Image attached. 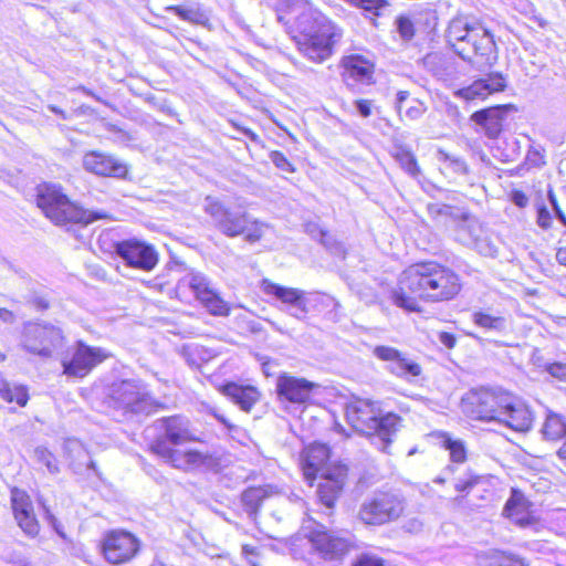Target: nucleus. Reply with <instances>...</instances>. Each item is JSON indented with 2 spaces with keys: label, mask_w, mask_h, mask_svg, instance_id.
<instances>
[{
  "label": "nucleus",
  "mask_w": 566,
  "mask_h": 566,
  "mask_svg": "<svg viewBox=\"0 0 566 566\" xmlns=\"http://www.w3.org/2000/svg\"><path fill=\"white\" fill-rule=\"evenodd\" d=\"M460 291V277L452 269L433 261L420 262L402 272L391 300L398 307L419 312L416 296L429 302H446L453 300Z\"/></svg>",
  "instance_id": "f257e3e1"
},
{
  "label": "nucleus",
  "mask_w": 566,
  "mask_h": 566,
  "mask_svg": "<svg viewBox=\"0 0 566 566\" xmlns=\"http://www.w3.org/2000/svg\"><path fill=\"white\" fill-rule=\"evenodd\" d=\"M280 9L295 20L296 29L304 40L300 51L308 60L321 63L333 53L334 44L342 38V30L307 0H280Z\"/></svg>",
  "instance_id": "f03ea898"
},
{
  "label": "nucleus",
  "mask_w": 566,
  "mask_h": 566,
  "mask_svg": "<svg viewBox=\"0 0 566 566\" xmlns=\"http://www.w3.org/2000/svg\"><path fill=\"white\" fill-rule=\"evenodd\" d=\"M448 45L463 61L483 70L497 61V48L493 34L480 22L459 15L453 18L444 34Z\"/></svg>",
  "instance_id": "7ed1b4c3"
},
{
  "label": "nucleus",
  "mask_w": 566,
  "mask_h": 566,
  "mask_svg": "<svg viewBox=\"0 0 566 566\" xmlns=\"http://www.w3.org/2000/svg\"><path fill=\"white\" fill-rule=\"evenodd\" d=\"M151 429L157 434L150 444V450L174 468L187 471L207 463L209 459L207 454L196 450L181 451L174 448L191 440L188 421L182 417L161 418Z\"/></svg>",
  "instance_id": "20e7f679"
},
{
  "label": "nucleus",
  "mask_w": 566,
  "mask_h": 566,
  "mask_svg": "<svg viewBox=\"0 0 566 566\" xmlns=\"http://www.w3.org/2000/svg\"><path fill=\"white\" fill-rule=\"evenodd\" d=\"M346 419L348 423L361 433L373 436L379 440V449L388 452L392 437L398 432L401 418L394 413H382L378 401L354 398L346 405Z\"/></svg>",
  "instance_id": "39448f33"
},
{
  "label": "nucleus",
  "mask_w": 566,
  "mask_h": 566,
  "mask_svg": "<svg viewBox=\"0 0 566 566\" xmlns=\"http://www.w3.org/2000/svg\"><path fill=\"white\" fill-rule=\"evenodd\" d=\"M36 205L57 226H87L97 220L111 219L104 210H87L76 206L62 192L60 186L51 184L38 187Z\"/></svg>",
  "instance_id": "423d86ee"
},
{
  "label": "nucleus",
  "mask_w": 566,
  "mask_h": 566,
  "mask_svg": "<svg viewBox=\"0 0 566 566\" xmlns=\"http://www.w3.org/2000/svg\"><path fill=\"white\" fill-rule=\"evenodd\" d=\"M205 211L211 217L214 228L229 238L244 234L245 241L258 242L264 234L268 224L253 219L245 211L231 210L220 201L206 198Z\"/></svg>",
  "instance_id": "0eeeda50"
},
{
  "label": "nucleus",
  "mask_w": 566,
  "mask_h": 566,
  "mask_svg": "<svg viewBox=\"0 0 566 566\" xmlns=\"http://www.w3.org/2000/svg\"><path fill=\"white\" fill-rule=\"evenodd\" d=\"M64 335L60 327L50 323L24 322L19 335V346L28 354L43 359L51 358L61 348Z\"/></svg>",
  "instance_id": "6e6552de"
},
{
  "label": "nucleus",
  "mask_w": 566,
  "mask_h": 566,
  "mask_svg": "<svg viewBox=\"0 0 566 566\" xmlns=\"http://www.w3.org/2000/svg\"><path fill=\"white\" fill-rule=\"evenodd\" d=\"M112 406L132 413H149L156 405L148 386L142 379H123L114 381L108 388Z\"/></svg>",
  "instance_id": "1a4fd4ad"
},
{
  "label": "nucleus",
  "mask_w": 566,
  "mask_h": 566,
  "mask_svg": "<svg viewBox=\"0 0 566 566\" xmlns=\"http://www.w3.org/2000/svg\"><path fill=\"white\" fill-rule=\"evenodd\" d=\"M510 392L502 388L480 387L468 391L462 400L461 408L472 419L483 421H497L503 407H507Z\"/></svg>",
  "instance_id": "9d476101"
},
{
  "label": "nucleus",
  "mask_w": 566,
  "mask_h": 566,
  "mask_svg": "<svg viewBox=\"0 0 566 566\" xmlns=\"http://www.w3.org/2000/svg\"><path fill=\"white\" fill-rule=\"evenodd\" d=\"M405 511V499L394 492H375L361 503L358 518L366 525L380 526L398 520Z\"/></svg>",
  "instance_id": "9b49d317"
},
{
  "label": "nucleus",
  "mask_w": 566,
  "mask_h": 566,
  "mask_svg": "<svg viewBox=\"0 0 566 566\" xmlns=\"http://www.w3.org/2000/svg\"><path fill=\"white\" fill-rule=\"evenodd\" d=\"M108 357L106 349L77 340L62 358L63 374L72 378H84Z\"/></svg>",
  "instance_id": "f8f14e48"
},
{
  "label": "nucleus",
  "mask_w": 566,
  "mask_h": 566,
  "mask_svg": "<svg viewBox=\"0 0 566 566\" xmlns=\"http://www.w3.org/2000/svg\"><path fill=\"white\" fill-rule=\"evenodd\" d=\"M124 263L144 272H150L158 263V253L151 244L137 239H127L112 244Z\"/></svg>",
  "instance_id": "ddd939ff"
},
{
  "label": "nucleus",
  "mask_w": 566,
  "mask_h": 566,
  "mask_svg": "<svg viewBox=\"0 0 566 566\" xmlns=\"http://www.w3.org/2000/svg\"><path fill=\"white\" fill-rule=\"evenodd\" d=\"M307 537L314 549L325 560H339L352 547L349 538L327 531L326 526L321 523L316 524L315 528L308 533Z\"/></svg>",
  "instance_id": "4468645a"
},
{
  "label": "nucleus",
  "mask_w": 566,
  "mask_h": 566,
  "mask_svg": "<svg viewBox=\"0 0 566 566\" xmlns=\"http://www.w3.org/2000/svg\"><path fill=\"white\" fill-rule=\"evenodd\" d=\"M261 289L265 295L272 296L285 305L291 316L300 321L305 319L308 313L307 303L310 300L306 297L308 293L300 289L276 284L268 279L262 280Z\"/></svg>",
  "instance_id": "2eb2a0df"
},
{
  "label": "nucleus",
  "mask_w": 566,
  "mask_h": 566,
  "mask_svg": "<svg viewBox=\"0 0 566 566\" xmlns=\"http://www.w3.org/2000/svg\"><path fill=\"white\" fill-rule=\"evenodd\" d=\"M138 539L125 531H112L103 539L102 552L111 564H123L130 560L138 552Z\"/></svg>",
  "instance_id": "dca6fc26"
},
{
  "label": "nucleus",
  "mask_w": 566,
  "mask_h": 566,
  "mask_svg": "<svg viewBox=\"0 0 566 566\" xmlns=\"http://www.w3.org/2000/svg\"><path fill=\"white\" fill-rule=\"evenodd\" d=\"M317 384L306 378L295 377L283 373L277 376L275 391L281 402H290L293 405H304L312 398Z\"/></svg>",
  "instance_id": "f3484780"
},
{
  "label": "nucleus",
  "mask_w": 566,
  "mask_h": 566,
  "mask_svg": "<svg viewBox=\"0 0 566 566\" xmlns=\"http://www.w3.org/2000/svg\"><path fill=\"white\" fill-rule=\"evenodd\" d=\"M373 355L379 360L387 361V370L398 378L410 379L418 377L422 373L421 366L409 359L405 354L391 346L377 345L373 349Z\"/></svg>",
  "instance_id": "a211bd4d"
},
{
  "label": "nucleus",
  "mask_w": 566,
  "mask_h": 566,
  "mask_svg": "<svg viewBox=\"0 0 566 566\" xmlns=\"http://www.w3.org/2000/svg\"><path fill=\"white\" fill-rule=\"evenodd\" d=\"M513 104L496 105L474 112L471 120L479 126L490 139L499 138L509 114L515 112Z\"/></svg>",
  "instance_id": "6ab92c4d"
},
{
  "label": "nucleus",
  "mask_w": 566,
  "mask_h": 566,
  "mask_svg": "<svg viewBox=\"0 0 566 566\" xmlns=\"http://www.w3.org/2000/svg\"><path fill=\"white\" fill-rule=\"evenodd\" d=\"M11 503L14 518L21 530L29 536H35L40 527L33 513L30 496L27 492L14 488L11 491Z\"/></svg>",
  "instance_id": "aec40b11"
},
{
  "label": "nucleus",
  "mask_w": 566,
  "mask_h": 566,
  "mask_svg": "<svg viewBox=\"0 0 566 566\" xmlns=\"http://www.w3.org/2000/svg\"><path fill=\"white\" fill-rule=\"evenodd\" d=\"M83 166L87 171L98 176L124 179L128 174V168L125 164L109 155L98 151L87 153L83 157Z\"/></svg>",
  "instance_id": "412c9836"
},
{
  "label": "nucleus",
  "mask_w": 566,
  "mask_h": 566,
  "mask_svg": "<svg viewBox=\"0 0 566 566\" xmlns=\"http://www.w3.org/2000/svg\"><path fill=\"white\" fill-rule=\"evenodd\" d=\"M506 87V77L500 72L488 74L484 78L474 81L471 85L460 88L455 95L471 101L475 98H484L492 93L503 92Z\"/></svg>",
  "instance_id": "4be33fe9"
},
{
  "label": "nucleus",
  "mask_w": 566,
  "mask_h": 566,
  "mask_svg": "<svg viewBox=\"0 0 566 566\" xmlns=\"http://www.w3.org/2000/svg\"><path fill=\"white\" fill-rule=\"evenodd\" d=\"M342 78L348 87L357 83L369 84L373 78V64L360 55H349L342 60Z\"/></svg>",
  "instance_id": "5701e85b"
},
{
  "label": "nucleus",
  "mask_w": 566,
  "mask_h": 566,
  "mask_svg": "<svg viewBox=\"0 0 566 566\" xmlns=\"http://www.w3.org/2000/svg\"><path fill=\"white\" fill-rule=\"evenodd\" d=\"M507 402L510 406L503 407L504 412H500L497 422L504 423L515 431H527L533 422L530 409L511 394Z\"/></svg>",
  "instance_id": "b1692460"
},
{
  "label": "nucleus",
  "mask_w": 566,
  "mask_h": 566,
  "mask_svg": "<svg viewBox=\"0 0 566 566\" xmlns=\"http://www.w3.org/2000/svg\"><path fill=\"white\" fill-rule=\"evenodd\" d=\"M322 478L324 481L318 483L316 493L319 503L325 507L324 514L331 516L342 493L345 474L339 470L335 474L328 473Z\"/></svg>",
  "instance_id": "393cba45"
},
{
  "label": "nucleus",
  "mask_w": 566,
  "mask_h": 566,
  "mask_svg": "<svg viewBox=\"0 0 566 566\" xmlns=\"http://www.w3.org/2000/svg\"><path fill=\"white\" fill-rule=\"evenodd\" d=\"M220 391L242 411L250 412L260 400L261 392L251 385H241L233 381L224 384Z\"/></svg>",
  "instance_id": "a878e982"
},
{
  "label": "nucleus",
  "mask_w": 566,
  "mask_h": 566,
  "mask_svg": "<svg viewBox=\"0 0 566 566\" xmlns=\"http://www.w3.org/2000/svg\"><path fill=\"white\" fill-rule=\"evenodd\" d=\"M329 449L327 446L322 443L312 444L305 452L304 457V473L307 478L312 476H325L328 474L326 468L329 459Z\"/></svg>",
  "instance_id": "bb28decb"
},
{
  "label": "nucleus",
  "mask_w": 566,
  "mask_h": 566,
  "mask_svg": "<svg viewBox=\"0 0 566 566\" xmlns=\"http://www.w3.org/2000/svg\"><path fill=\"white\" fill-rule=\"evenodd\" d=\"M70 459V467L75 474H85L93 471L97 476L99 472L95 462L91 459L88 451L78 441H69L66 444Z\"/></svg>",
  "instance_id": "cd10ccee"
},
{
  "label": "nucleus",
  "mask_w": 566,
  "mask_h": 566,
  "mask_svg": "<svg viewBox=\"0 0 566 566\" xmlns=\"http://www.w3.org/2000/svg\"><path fill=\"white\" fill-rule=\"evenodd\" d=\"M455 228L457 240L464 245L472 247L474 242L484 233L479 220L468 210L464 216L458 220Z\"/></svg>",
  "instance_id": "c85d7f7f"
},
{
  "label": "nucleus",
  "mask_w": 566,
  "mask_h": 566,
  "mask_svg": "<svg viewBox=\"0 0 566 566\" xmlns=\"http://www.w3.org/2000/svg\"><path fill=\"white\" fill-rule=\"evenodd\" d=\"M463 208L433 202L427 206L429 217L437 223L443 227H454L458 220L464 216Z\"/></svg>",
  "instance_id": "c756f323"
},
{
  "label": "nucleus",
  "mask_w": 566,
  "mask_h": 566,
  "mask_svg": "<svg viewBox=\"0 0 566 566\" xmlns=\"http://www.w3.org/2000/svg\"><path fill=\"white\" fill-rule=\"evenodd\" d=\"M268 496V490L262 486H251L242 492L241 503L250 518H256L260 507Z\"/></svg>",
  "instance_id": "7c9ffc66"
},
{
  "label": "nucleus",
  "mask_w": 566,
  "mask_h": 566,
  "mask_svg": "<svg viewBox=\"0 0 566 566\" xmlns=\"http://www.w3.org/2000/svg\"><path fill=\"white\" fill-rule=\"evenodd\" d=\"M396 108L400 117L418 119L426 111V106L417 98L409 99L408 91H399L396 98Z\"/></svg>",
  "instance_id": "2f4dec72"
},
{
  "label": "nucleus",
  "mask_w": 566,
  "mask_h": 566,
  "mask_svg": "<svg viewBox=\"0 0 566 566\" xmlns=\"http://www.w3.org/2000/svg\"><path fill=\"white\" fill-rule=\"evenodd\" d=\"M167 10L175 15L179 17L184 21H188L190 23L206 27L209 23L208 13L201 9L200 6H170Z\"/></svg>",
  "instance_id": "473e14b6"
},
{
  "label": "nucleus",
  "mask_w": 566,
  "mask_h": 566,
  "mask_svg": "<svg viewBox=\"0 0 566 566\" xmlns=\"http://www.w3.org/2000/svg\"><path fill=\"white\" fill-rule=\"evenodd\" d=\"M389 153L407 174L412 177H417L420 174L415 155L406 149L402 144H391Z\"/></svg>",
  "instance_id": "72a5a7b5"
},
{
  "label": "nucleus",
  "mask_w": 566,
  "mask_h": 566,
  "mask_svg": "<svg viewBox=\"0 0 566 566\" xmlns=\"http://www.w3.org/2000/svg\"><path fill=\"white\" fill-rule=\"evenodd\" d=\"M422 62L424 67L439 80H447L451 75V64L441 53H428Z\"/></svg>",
  "instance_id": "f704fd0d"
},
{
  "label": "nucleus",
  "mask_w": 566,
  "mask_h": 566,
  "mask_svg": "<svg viewBox=\"0 0 566 566\" xmlns=\"http://www.w3.org/2000/svg\"><path fill=\"white\" fill-rule=\"evenodd\" d=\"M179 284L188 286L198 301L207 296V294L213 290L210 286L209 280L199 272L188 273L180 280Z\"/></svg>",
  "instance_id": "c9c22d12"
},
{
  "label": "nucleus",
  "mask_w": 566,
  "mask_h": 566,
  "mask_svg": "<svg viewBox=\"0 0 566 566\" xmlns=\"http://www.w3.org/2000/svg\"><path fill=\"white\" fill-rule=\"evenodd\" d=\"M179 354L191 368H199L210 358L208 349L199 344H185L180 347Z\"/></svg>",
  "instance_id": "e433bc0d"
},
{
  "label": "nucleus",
  "mask_w": 566,
  "mask_h": 566,
  "mask_svg": "<svg viewBox=\"0 0 566 566\" xmlns=\"http://www.w3.org/2000/svg\"><path fill=\"white\" fill-rule=\"evenodd\" d=\"M472 321L479 327L495 333H503L507 328V321L503 316H494L479 311L472 314Z\"/></svg>",
  "instance_id": "4c0bfd02"
},
{
  "label": "nucleus",
  "mask_w": 566,
  "mask_h": 566,
  "mask_svg": "<svg viewBox=\"0 0 566 566\" xmlns=\"http://www.w3.org/2000/svg\"><path fill=\"white\" fill-rule=\"evenodd\" d=\"M0 397L7 402L15 401L20 407H24L29 400L27 387L22 385H11L8 381L0 382Z\"/></svg>",
  "instance_id": "58836bf2"
},
{
  "label": "nucleus",
  "mask_w": 566,
  "mask_h": 566,
  "mask_svg": "<svg viewBox=\"0 0 566 566\" xmlns=\"http://www.w3.org/2000/svg\"><path fill=\"white\" fill-rule=\"evenodd\" d=\"M542 431L545 438L549 440L566 438V421L560 415L549 412Z\"/></svg>",
  "instance_id": "ea45409f"
},
{
  "label": "nucleus",
  "mask_w": 566,
  "mask_h": 566,
  "mask_svg": "<svg viewBox=\"0 0 566 566\" xmlns=\"http://www.w3.org/2000/svg\"><path fill=\"white\" fill-rule=\"evenodd\" d=\"M480 566H526L521 557L505 553L494 552L481 558Z\"/></svg>",
  "instance_id": "a19ab883"
},
{
  "label": "nucleus",
  "mask_w": 566,
  "mask_h": 566,
  "mask_svg": "<svg viewBox=\"0 0 566 566\" xmlns=\"http://www.w3.org/2000/svg\"><path fill=\"white\" fill-rule=\"evenodd\" d=\"M199 302L211 315L228 316L230 313L228 303L224 302L214 290L208 293L207 296L201 298Z\"/></svg>",
  "instance_id": "79ce46f5"
},
{
  "label": "nucleus",
  "mask_w": 566,
  "mask_h": 566,
  "mask_svg": "<svg viewBox=\"0 0 566 566\" xmlns=\"http://www.w3.org/2000/svg\"><path fill=\"white\" fill-rule=\"evenodd\" d=\"M439 160L443 164V169L457 175H467L469 171L467 163L459 156L439 150Z\"/></svg>",
  "instance_id": "37998d69"
},
{
  "label": "nucleus",
  "mask_w": 566,
  "mask_h": 566,
  "mask_svg": "<svg viewBox=\"0 0 566 566\" xmlns=\"http://www.w3.org/2000/svg\"><path fill=\"white\" fill-rule=\"evenodd\" d=\"M443 447L450 453V460L452 463L462 464L467 460V449L461 440H454L449 436H444Z\"/></svg>",
  "instance_id": "c03bdc74"
},
{
  "label": "nucleus",
  "mask_w": 566,
  "mask_h": 566,
  "mask_svg": "<svg viewBox=\"0 0 566 566\" xmlns=\"http://www.w3.org/2000/svg\"><path fill=\"white\" fill-rule=\"evenodd\" d=\"M482 479V475L474 473L472 470H467L454 479V489L460 493L468 494Z\"/></svg>",
  "instance_id": "a18cd8bd"
},
{
  "label": "nucleus",
  "mask_w": 566,
  "mask_h": 566,
  "mask_svg": "<svg viewBox=\"0 0 566 566\" xmlns=\"http://www.w3.org/2000/svg\"><path fill=\"white\" fill-rule=\"evenodd\" d=\"M472 248L481 255L488 256V258H496L499 254V248L495 243V241L489 237L488 234L483 233L476 242L473 243Z\"/></svg>",
  "instance_id": "49530a36"
},
{
  "label": "nucleus",
  "mask_w": 566,
  "mask_h": 566,
  "mask_svg": "<svg viewBox=\"0 0 566 566\" xmlns=\"http://www.w3.org/2000/svg\"><path fill=\"white\" fill-rule=\"evenodd\" d=\"M34 458L38 462L44 464L50 473L55 474L59 472L56 459L52 452L45 447H36L34 449Z\"/></svg>",
  "instance_id": "de8ad7c7"
},
{
  "label": "nucleus",
  "mask_w": 566,
  "mask_h": 566,
  "mask_svg": "<svg viewBox=\"0 0 566 566\" xmlns=\"http://www.w3.org/2000/svg\"><path fill=\"white\" fill-rule=\"evenodd\" d=\"M525 510V499L522 493L513 490L512 495L504 505V513L512 517Z\"/></svg>",
  "instance_id": "09e8293b"
},
{
  "label": "nucleus",
  "mask_w": 566,
  "mask_h": 566,
  "mask_svg": "<svg viewBox=\"0 0 566 566\" xmlns=\"http://www.w3.org/2000/svg\"><path fill=\"white\" fill-rule=\"evenodd\" d=\"M395 25L397 32L403 41H410L415 36V24L407 15L396 18Z\"/></svg>",
  "instance_id": "8fccbe9b"
},
{
  "label": "nucleus",
  "mask_w": 566,
  "mask_h": 566,
  "mask_svg": "<svg viewBox=\"0 0 566 566\" xmlns=\"http://www.w3.org/2000/svg\"><path fill=\"white\" fill-rule=\"evenodd\" d=\"M545 150L542 147V144L530 145V149L527 150L526 160L531 166H542L545 164Z\"/></svg>",
  "instance_id": "3c124183"
},
{
  "label": "nucleus",
  "mask_w": 566,
  "mask_h": 566,
  "mask_svg": "<svg viewBox=\"0 0 566 566\" xmlns=\"http://www.w3.org/2000/svg\"><path fill=\"white\" fill-rule=\"evenodd\" d=\"M544 369L554 378L566 381V363H547L544 365Z\"/></svg>",
  "instance_id": "603ef678"
},
{
  "label": "nucleus",
  "mask_w": 566,
  "mask_h": 566,
  "mask_svg": "<svg viewBox=\"0 0 566 566\" xmlns=\"http://www.w3.org/2000/svg\"><path fill=\"white\" fill-rule=\"evenodd\" d=\"M537 226L542 228L543 230H548L552 228L553 218L545 205H539L537 207V218H536Z\"/></svg>",
  "instance_id": "864d4df0"
},
{
  "label": "nucleus",
  "mask_w": 566,
  "mask_h": 566,
  "mask_svg": "<svg viewBox=\"0 0 566 566\" xmlns=\"http://www.w3.org/2000/svg\"><path fill=\"white\" fill-rule=\"evenodd\" d=\"M270 157H271L272 163L282 171H285V172L294 171L293 165L287 160V158L282 153L272 151Z\"/></svg>",
  "instance_id": "5fc2aeb1"
},
{
  "label": "nucleus",
  "mask_w": 566,
  "mask_h": 566,
  "mask_svg": "<svg viewBox=\"0 0 566 566\" xmlns=\"http://www.w3.org/2000/svg\"><path fill=\"white\" fill-rule=\"evenodd\" d=\"M352 566H384V559L375 555L361 554Z\"/></svg>",
  "instance_id": "6e6d98bb"
},
{
  "label": "nucleus",
  "mask_w": 566,
  "mask_h": 566,
  "mask_svg": "<svg viewBox=\"0 0 566 566\" xmlns=\"http://www.w3.org/2000/svg\"><path fill=\"white\" fill-rule=\"evenodd\" d=\"M547 199L552 206L555 217L562 222L563 226L566 227V216L562 211L557 201V197L552 188H549L547 191Z\"/></svg>",
  "instance_id": "4d7b16f0"
},
{
  "label": "nucleus",
  "mask_w": 566,
  "mask_h": 566,
  "mask_svg": "<svg viewBox=\"0 0 566 566\" xmlns=\"http://www.w3.org/2000/svg\"><path fill=\"white\" fill-rule=\"evenodd\" d=\"M359 300L363 301L367 305H371L376 302V293L370 287H364L356 291Z\"/></svg>",
  "instance_id": "13d9d810"
},
{
  "label": "nucleus",
  "mask_w": 566,
  "mask_h": 566,
  "mask_svg": "<svg viewBox=\"0 0 566 566\" xmlns=\"http://www.w3.org/2000/svg\"><path fill=\"white\" fill-rule=\"evenodd\" d=\"M306 231L312 235L314 239H318L323 244H327L325 239L328 237L327 232L319 229L317 224L315 223H308L306 226Z\"/></svg>",
  "instance_id": "bf43d9fd"
},
{
  "label": "nucleus",
  "mask_w": 566,
  "mask_h": 566,
  "mask_svg": "<svg viewBox=\"0 0 566 566\" xmlns=\"http://www.w3.org/2000/svg\"><path fill=\"white\" fill-rule=\"evenodd\" d=\"M511 200L518 208H525L528 205V197L522 190H513Z\"/></svg>",
  "instance_id": "052dcab7"
},
{
  "label": "nucleus",
  "mask_w": 566,
  "mask_h": 566,
  "mask_svg": "<svg viewBox=\"0 0 566 566\" xmlns=\"http://www.w3.org/2000/svg\"><path fill=\"white\" fill-rule=\"evenodd\" d=\"M356 111L363 117H368L371 115V101L369 99H357L355 102Z\"/></svg>",
  "instance_id": "680f3d73"
},
{
  "label": "nucleus",
  "mask_w": 566,
  "mask_h": 566,
  "mask_svg": "<svg viewBox=\"0 0 566 566\" xmlns=\"http://www.w3.org/2000/svg\"><path fill=\"white\" fill-rule=\"evenodd\" d=\"M29 304L38 311H46L50 307L49 301L40 295H34L29 300Z\"/></svg>",
  "instance_id": "e2e57ef3"
},
{
  "label": "nucleus",
  "mask_w": 566,
  "mask_h": 566,
  "mask_svg": "<svg viewBox=\"0 0 566 566\" xmlns=\"http://www.w3.org/2000/svg\"><path fill=\"white\" fill-rule=\"evenodd\" d=\"M438 339L442 345H444L449 349L453 348L457 343L454 335L448 332L439 333Z\"/></svg>",
  "instance_id": "0e129e2a"
},
{
  "label": "nucleus",
  "mask_w": 566,
  "mask_h": 566,
  "mask_svg": "<svg viewBox=\"0 0 566 566\" xmlns=\"http://www.w3.org/2000/svg\"><path fill=\"white\" fill-rule=\"evenodd\" d=\"M48 109L57 115L62 120H70L73 118V113L66 112L65 109L57 107L53 104L48 105Z\"/></svg>",
  "instance_id": "69168bd1"
},
{
  "label": "nucleus",
  "mask_w": 566,
  "mask_h": 566,
  "mask_svg": "<svg viewBox=\"0 0 566 566\" xmlns=\"http://www.w3.org/2000/svg\"><path fill=\"white\" fill-rule=\"evenodd\" d=\"M211 415L221 422L229 431L234 430L237 427L231 423L222 413H220L217 409L211 411Z\"/></svg>",
  "instance_id": "338daca9"
},
{
  "label": "nucleus",
  "mask_w": 566,
  "mask_h": 566,
  "mask_svg": "<svg viewBox=\"0 0 566 566\" xmlns=\"http://www.w3.org/2000/svg\"><path fill=\"white\" fill-rule=\"evenodd\" d=\"M247 329L252 334H260L263 332V326L260 322L254 319H249L245 322Z\"/></svg>",
  "instance_id": "774afa93"
}]
</instances>
